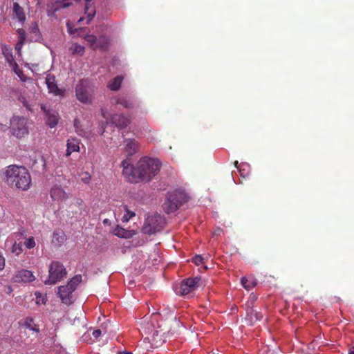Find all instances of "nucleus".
<instances>
[{"label":"nucleus","instance_id":"43","mask_svg":"<svg viewBox=\"0 0 354 354\" xmlns=\"http://www.w3.org/2000/svg\"><path fill=\"white\" fill-rule=\"evenodd\" d=\"M118 354H133V353L131 352H127V351H122V352H119Z\"/></svg>","mask_w":354,"mask_h":354},{"label":"nucleus","instance_id":"1","mask_svg":"<svg viewBox=\"0 0 354 354\" xmlns=\"http://www.w3.org/2000/svg\"><path fill=\"white\" fill-rule=\"evenodd\" d=\"M123 167L122 174L128 181L132 183L149 182L160 169V162L158 159L143 158L140 159L136 167H133L127 160L121 163Z\"/></svg>","mask_w":354,"mask_h":354},{"label":"nucleus","instance_id":"42","mask_svg":"<svg viewBox=\"0 0 354 354\" xmlns=\"http://www.w3.org/2000/svg\"><path fill=\"white\" fill-rule=\"evenodd\" d=\"M348 354H354V346L349 348Z\"/></svg>","mask_w":354,"mask_h":354},{"label":"nucleus","instance_id":"22","mask_svg":"<svg viewBox=\"0 0 354 354\" xmlns=\"http://www.w3.org/2000/svg\"><path fill=\"white\" fill-rule=\"evenodd\" d=\"M122 80L123 77L122 76L115 77L108 83L109 88L114 91L119 90L121 86Z\"/></svg>","mask_w":354,"mask_h":354},{"label":"nucleus","instance_id":"6","mask_svg":"<svg viewBox=\"0 0 354 354\" xmlns=\"http://www.w3.org/2000/svg\"><path fill=\"white\" fill-rule=\"evenodd\" d=\"M48 278L45 280V284L53 285L66 277L67 271L63 264L58 261H53L48 269Z\"/></svg>","mask_w":354,"mask_h":354},{"label":"nucleus","instance_id":"40","mask_svg":"<svg viewBox=\"0 0 354 354\" xmlns=\"http://www.w3.org/2000/svg\"><path fill=\"white\" fill-rule=\"evenodd\" d=\"M102 334V330L100 329H97V330H95L93 332V336L97 339Z\"/></svg>","mask_w":354,"mask_h":354},{"label":"nucleus","instance_id":"49","mask_svg":"<svg viewBox=\"0 0 354 354\" xmlns=\"http://www.w3.org/2000/svg\"><path fill=\"white\" fill-rule=\"evenodd\" d=\"M102 115H103V117H104V118H105V115H104V112H102Z\"/></svg>","mask_w":354,"mask_h":354},{"label":"nucleus","instance_id":"34","mask_svg":"<svg viewBox=\"0 0 354 354\" xmlns=\"http://www.w3.org/2000/svg\"><path fill=\"white\" fill-rule=\"evenodd\" d=\"M58 8H66L69 7L71 5V0H62L59 2Z\"/></svg>","mask_w":354,"mask_h":354},{"label":"nucleus","instance_id":"21","mask_svg":"<svg viewBox=\"0 0 354 354\" xmlns=\"http://www.w3.org/2000/svg\"><path fill=\"white\" fill-rule=\"evenodd\" d=\"M66 240V236L63 232H55L53 235L52 243L55 246H60Z\"/></svg>","mask_w":354,"mask_h":354},{"label":"nucleus","instance_id":"28","mask_svg":"<svg viewBox=\"0 0 354 354\" xmlns=\"http://www.w3.org/2000/svg\"><path fill=\"white\" fill-rule=\"evenodd\" d=\"M13 71L22 82L26 81V80H27L26 76L24 75V72L20 68H19V66L16 62H15V66H13Z\"/></svg>","mask_w":354,"mask_h":354},{"label":"nucleus","instance_id":"10","mask_svg":"<svg viewBox=\"0 0 354 354\" xmlns=\"http://www.w3.org/2000/svg\"><path fill=\"white\" fill-rule=\"evenodd\" d=\"M35 277L30 270L21 269L15 272L12 277V281L15 283H30L33 281Z\"/></svg>","mask_w":354,"mask_h":354},{"label":"nucleus","instance_id":"18","mask_svg":"<svg viewBox=\"0 0 354 354\" xmlns=\"http://www.w3.org/2000/svg\"><path fill=\"white\" fill-rule=\"evenodd\" d=\"M117 104H120L126 109H133L136 102L133 98L120 97L116 101Z\"/></svg>","mask_w":354,"mask_h":354},{"label":"nucleus","instance_id":"8","mask_svg":"<svg viewBox=\"0 0 354 354\" xmlns=\"http://www.w3.org/2000/svg\"><path fill=\"white\" fill-rule=\"evenodd\" d=\"M10 128L13 136L23 138L28 133L26 119L24 117H14L10 120Z\"/></svg>","mask_w":354,"mask_h":354},{"label":"nucleus","instance_id":"44","mask_svg":"<svg viewBox=\"0 0 354 354\" xmlns=\"http://www.w3.org/2000/svg\"><path fill=\"white\" fill-rule=\"evenodd\" d=\"M28 328H29L30 330H35V331H36V332H39V331L38 328H31L30 326H28Z\"/></svg>","mask_w":354,"mask_h":354},{"label":"nucleus","instance_id":"31","mask_svg":"<svg viewBox=\"0 0 354 354\" xmlns=\"http://www.w3.org/2000/svg\"><path fill=\"white\" fill-rule=\"evenodd\" d=\"M24 245L27 249L29 250L35 248L36 245L35 238L31 236L26 239V240L24 243Z\"/></svg>","mask_w":354,"mask_h":354},{"label":"nucleus","instance_id":"35","mask_svg":"<svg viewBox=\"0 0 354 354\" xmlns=\"http://www.w3.org/2000/svg\"><path fill=\"white\" fill-rule=\"evenodd\" d=\"M192 261L197 266H199L203 263V258L201 255H196L192 259Z\"/></svg>","mask_w":354,"mask_h":354},{"label":"nucleus","instance_id":"48","mask_svg":"<svg viewBox=\"0 0 354 354\" xmlns=\"http://www.w3.org/2000/svg\"><path fill=\"white\" fill-rule=\"evenodd\" d=\"M10 57H11V59H13V57H12V54H10Z\"/></svg>","mask_w":354,"mask_h":354},{"label":"nucleus","instance_id":"15","mask_svg":"<svg viewBox=\"0 0 354 354\" xmlns=\"http://www.w3.org/2000/svg\"><path fill=\"white\" fill-rule=\"evenodd\" d=\"M80 140L76 138H71L67 140L66 156H70L73 152H79Z\"/></svg>","mask_w":354,"mask_h":354},{"label":"nucleus","instance_id":"12","mask_svg":"<svg viewBox=\"0 0 354 354\" xmlns=\"http://www.w3.org/2000/svg\"><path fill=\"white\" fill-rule=\"evenodd\" d=\"M130 122V119L123 114H113L111 118V123L120 129L127 127Z\"/></svg>","mask_w":354,"mask_h":354},{"label":"nucleus","instance_id":"51","mask_svg":"<svg viewBox=\"0 0 354 354\" xmlns=\"http://www.w3.org/2000/svg\"><path fill=\"white\" fill-rule=\"evenodd\" d=\"M12 62H14V63L15 62V60H13V59H12ZM15 66V64H13V66Z\"/></svg>","mask_w":354,"mask_h":354},{"label":"nucleus","instance_id":"4","mask_svg":"<svg viewBox=\"0 0 354 354\" xmlns=\"http://www.w3.org/2000/svg\"><path fill=\"white\" fill-rule=\"evenodd\" d=\"M82 275L77 274L73 277L66 286H61L58 287L57 294L62 303L67 305H70L73 303L72 293L82 282Z\"/></svg>","mask_w":354,"mask_h":354},{"label":"nucleus","instance_id":"36","mask_svg":"<svg viewBox=\"0 0 354 354\" xmlns=\"http://www.w3.org/2000/svg\"><path fill=\"white\" fill-rule=\"evenodd\" d=\"M6 265V260L1 252L0 251V271L3 270Z\"/></svg>","mask_w":354,"mask_h":354},{"label":"nucleus","instance_id":"11","mask_svg":"<svg viewBox=\"0 0 354 354\" xmlns=\"http://www.w3.org/2000/svg\"><path fill=\"white\" fill-rule=\"evenodd\" d=\"M256 300L255 296L250 297L249 301L246 303L247 315L250 317L251 321H260L263 319V314L258 312L252 308V304Z\"/></svg>","mask_w":354,"mask_h":354},{"label":"nucleus","instance_id":"5","mask_svg":"<svg viewBox=\"0 0 354 354\" xmlns=\"http://www.w3.org/2000/svg\"><path fill=\"white\" fill-rule=\"evenodd\" d=\"M165 218L159 214L149 215L145 221L142 232L149 235L160 232L165 226Z\"/></svg>","mask_w":354,"mask_h":354},{"label":"nucleus","instance_id":"38","mask_svg":"<svg viewBox=\"0 0 354 354\" xmlns=\"http://www.w3.org/2000/svg\"><path fill=\"white\" fill-rule=\"evenodd\" d=\"M82 181L85 183H88L91 180V175L88 172L84 173V176L82 178Z\"/></svg>","mask_w":354,"mask_h":354},{"label":"nucleus","instance_id":"50","mask_svg":"<svg viewBox=\"0 0 354 354\" xmlns=\"http://www.w3.org/2000/svg\"><path fill=\"white\" fill-rule=\"evenodd\" d=\"M6 58H7V59L9 61V57H8V56H6Z\"/></svg>","mask_w":354,"mask_h":354},{"label":"nucleus","instance_id":"19","mask_svg":"<svg viewBox=\"0 0 354 354\" xmlns=\"http://www.w3.org/2000/svg\"><path fill=\"white\" fill-rule=\"evenodd\" d=\"M109 45V39L105 35H101L97 38L96 50H106Z\"/></svg>","mask_w":354,"mask_h":354},{"label":"nucleus","instance_id":"2","mask_svg":"<svg viewBox=\"0 0 354 354\" xmlns=\"http://www.w3.org/2000/svg\"><path fill=\"white\" fill-rule=\"evenodd\" d=\"M3 180L10 187L22 191L28 190L31 185V176L24 166L12 165L6 167L3 171Z\"/></svg>","mask_w":354,"mask_h":354},{"label":"nucleus","instance_id":"32","mask_svg":"<svg viewBox=\"0 0 354 354\" xmlns=\"http://www.w3.org/2000/svg\"><path fill=\"white\" fill-rule=\"evenodd\" d=\"M17 33L18 35V38L19 41H25L26 38V31L23 28H18L17 30Z\"/></svg>","mask_w":354,"mask_h":354},{"label":"nucleus","instance_id":"13","mask_svg":"<svg viewBox=\"0 0 354 354\" xmlns=\"http://www.w3.org/2000/svg\"><path fill=\"white\" fill-rule=\"evenodd\" d=\"M50 196L53 201L60 202L67 198V194L59 185H54L50 190Z\"/></svg>","mask_w":354,"mask_h":354},{"label":"nucleus","instance_id":"27","mask_svg":"<svg viewBox=\"0 0 354 354\" xmlns=\"http://www.w3.org/2000/svg\"><path fill=\"white\" fill-rule=\"evenodd\" d=\"M243 288L248 290H251L256 286V283L253 280H248L246 277H242L241 280Z\"/></svg>","mask_w":354,"mask_h":354},{"label":"nucleus","instance_id":"29","mask_svg":"<svg viewBox=\"0 0 354 354\" xmlns=\"http://www.w3.org/2000/svg\"><path fill=\"white\" fill-rule=\"evenodd\" d=\"M124 209L125 210V214L123 216L122 221L128 222L131 218L134 217L136 216V214L134 212L129 210L127 208V206H124Z\"/></svg>","mask_w":354,"mask_h":354},{"label":"nucleus","instance_id":"46","mask_svg":"<svg viewBox=\"0 0 354 354\" xmlns=\"http://www.w3.org/2000/svg\"><path fill=\"white\" fill-rule=\"evenodd\" d=\"M35 295H36L37 298H39V297L41 295V294L39 292H35Z\"/></svg>","mask_w":354,"mask_h":354},{"label":"nucleus","instance_id":"45","mask_svg":"<svg viewBox=\"0 0 354 354\" xmlns=\"http://www.w3.org/2000/svg\"><path fill=\"white\" fill-rule=\"evenodd\" d=\"M234 165L237 169L239 168V162L237 160L234 161Z\"/></svg>","mask_w":354,"mask_h":354},{"label":"nucleus","instance_id":"47","mask_svg":"<svg viewBox=\"0 0 354 354\" xmlns=\"http://www.w3.org/2000/svg\"><path fill=\"white\" fill-rule=\"evenodd\" d=\"M84 18L83 17H81L79 20H78V22L80 23L81 21H84Z\"/></svg>","mask_w":354,"mask_h":354},{"label":"nucleus","instance_id":"37","mask_svg":"<svg viewBox=\"0 0 354 354\" xmlns=\"http://www.w3.org/2000/svg\"><path fill=\"white\" fill-rule=\"evenodd\" d=\"M24 44H25V41H21L18 40L17 43L15 45V50L18 53H19L21 51L23 46L24 45Z\"/></svg>","mask_w":354,"mask_h":354},{"label":"nucleus","instance_id":"14","mask_svg":"<svg viewBox=\"0 0 354 354\" xmlns=\"http://www.w3.org/2000/svg\"><path fill=\"white\" fill-rule=\"evenodd\" d=\"M46 83L49 93L56 96L64 94V91L58 88L55 76L48 75L46 79Z\"/></svg>","mask_w":354,"mask_h":354},{"label":"nucleus","instance_id":"25","mask_svg":"<svg viewBox=\"0 0 354 354\" xmlns=\"http://www.w3.org/2000/svg\"><path fill=\"white\" fill-rule=\"evenodd\" d=\"M114 234L120 238L127 239L130 236L129 232L118 226L113 231Z\"/></svg>","mask_w":354,"mask_h":354},{"label":"nucleus","instance_id":"16","mask_svg":"<svg viewBox=\"0 0 354 354\" xmlns=\"http://www.w3.org/2000/svg\"><path fill=\"white\" fill-rule=\"evenodd\" d=\"M124 142V151L129 156H132L138 151L139 144L135 139H126Z\"/></svg>","mask_w":354,"mask_h":354},{"label":"nucleus","instance_id":"7","mask_svg":"<svg viewBox=\"0 0 354 354\" xmlns=\"http://www.w3.org/2000/svg\"><path fill=\"white\" fill-rule=\"evenodd\" d=\"M93 93L92 88L88 86L85 80H81L75 87L77 99L84 104L92 103Z\"/></svg>","mask_w":354,"mask_h":354},{"label":"nucleus","instance_id":"17","mask_svg":"<svg viewBox=\"0 0 354 354\" xmlns=\"http://www.w3.org/2000/svg\"><path fill=\"white\" fill-rule=\"evenodd\" d=\"M13 15L21 24L25 22L26 18L24 10L17 2L13 3Z\"/></svg>","mask_w":354,"mask_h":354},{"label":"nucleus","instance_id":"33","mask_svg":"<svg viewBox=\"0 0 354 354\" xmlns=\"http://www.w3.org/2000/svg\"><path fill=\"white\" fill-rule=\"evenodd\" d=\"M80 120L77 118H75L74 120V127L75 129V131L78 135H82V130L80 129Z\"/></svg>","mask_w":354,"mask_h":354},{"label":"nucleus","instance_id":"3","mask_svg":"<svg viewBox=\"0 0 354 354\" xmlns=\"http://www.w3.org/2000/svg\"><path fill=\"white\" fill-rule=\"evenodd\" d=\"M189 200V196L183 191L169 193L163 203V209L167 214L176 212L183 204Z\"/></svg>","mask_w":354,"mask_h":354},{"label":"nucleus","instance_id":"26","mask_svg":"<svg viewBox=\"0 0 354 354\" xmlns=\"http://www.w3.org/2000/svg\"><path fill=\"white\" fill-rule=\"evenodd\" d=\"M84 39L89 44L90 47L95 50H96V43H97V37L93 35H86L84 37Z\"/></svg>","mask_w":354,"mask_h":354},{"label":"nucleus","instance_id":"9","mask_svg":"<svg viewBox=\"0 0 354 354\" xmlns=\"http://www.w3.org/2000/svg\"><path fill=\"white\" fill-rule=\"evenodd\" d=\"M201 285V277L187 278L181 282L177 292L180 295L186 296L196 290Z\"/></svg>","mask_w":354,"mask_h":354},{"label":"nucleus","instance_id":"41","mask_svg":"<svg viewBox=\"0 0 354 354\" xmlns=\"http://www.w3.org/2000/svg\"><path fill=\"white\" fill-rule=\"evenodd\" d=\"M8 129V126L7 124L0 123V131H6Z\"/></svg>","mask_w":354,"mask_h":354},{"label":"nucleus","instance_id":"23","mask_svg":"<svg viewBox=\"0 0 354 354\" xmlns=\"http://www.w3.org/2000/svg\"><path fill=\"white\" fill-rule=\"evenodd\" d=\"M93 0H85V1L86 2V5L85 6V14L87 15V20L86 24H89L95 15V9H92L91 12H88V10L91 7L90 3Z\"/></svg>","mask_w":354,"mask_h":354},{"label":"nucleus","instance_id":"30","mask_svg":"<svg viewBox=\"0 0 354 354\" xmlns=\"http://www.w3.org/2000/svg\"><path fill=\"white\" fill-rule=\"evenodd\" d=\"M22 246L23 245L21 243H17V242H15V243L12 246V252L18 256L23 251Z\"/></svg>","mask_w":354,"mask_h":354},{"label":"nucleus","instance_id":"24","mask_svg":"<svg viewBox=\"0 0 354 354\" xmlns=\"http://www.w3.org/2000/svg\"><path fill=\"white\" fill-rule=\"evenodd\" d=\"M70 50L73 55H78L80 56H82L84 53L85 48L83 46L75 43L71 48Z\"/></svg>","mask_w":354,"mask_h":354},{"label":"nucleus","instance_id":"20","mask_svg":"<svg viewBox=\"0 0 354 354\" xmlns=\"http://www.w3.org/2000/svg\"><path fill=\"white\" fill-rule=\"evenodd\" d=\"M46 116H47L46 124L50 128L55 127L58 123V120H59L58 113L55 111H53V112L47 111Z\"/></svg>","mask_w":354,"mask_h":354},{"label":"nucleus","instance_id":"39","mask_svg":"<svg viewBox=\"0 0 354 354\" xmlns=\"http://www.w3.org/2000/svg\"><path fill=\"white\" fill-rule=\"evenodd\" d=\"M31 32L34 33L35 35H37L39 33V29L38 25L36 23L31 28Z\"/></svg>","mask_w":354,"mask_h":354}]
</instances>
